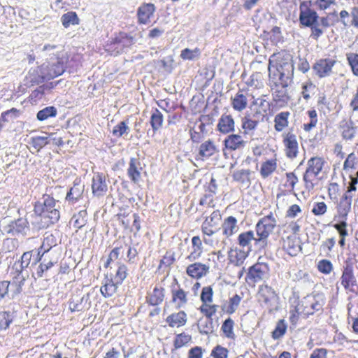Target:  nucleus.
<instances>
[{
    "label": "nucleus",
    "mask_w": 358,
    "mask_h": 358,
    "mask_svg": "<svg viewBox=\"0 0 358 358\" xmlns=\"http://www.w3.org/2000/svg\"><path fill=\"white\" fill-rule=\"evenodd\" d=\"M118 285L113 279H107L100 289L101 293L105 298L110 297L117 292Z\"/></svg>",
    "instance_id": "58836bf2"
},
{
    "label": "nucleus",
    "mask_w": 358,
    "mask_h": 358,
    "mask_svg": "<svg viewBox=\"0 0 358 358\" xmlns=\"http://www.w3.org/2000/svg\"><path fill=\"white\" fill-rule=\"evenodd\" d=\"M241 301V297L235 294L233 297H231L229 302L223 306V310L225 311L228 314L234 313L236 309L238 308Z\"/></svg>",
    "instance_id": "a18cd8bd"
},
{
    "label": "nucleus",
    "mask_w": 358,
    "mask_h": 358,
    "mask_svg": "<svg viewBox=\"0 0 358 358\" xmlns=\"http://www.w3.org/2000/svg\"><path fill=\"white\" fill-rule=\"evenodd\" d=\"M283 247L291 256L296 255L301 250V245L295 236H288L284 241Z\"/></svg>",
    "instance_id": "f704fd0d"
},
{
    "label": "nucleus",
    "mask_w": 358,
    "mask_h": 358,
    "mask_svg": "<svg viewBox=\"0 0 358 358\" xmlns=\"http://www.w3.org/2000/svg\"><path fill=\"white\" fill-rule=\"evenodd\" d=\"M19 114V110L13 108L1 113L0 121L8 122L18 117Z\"/></svg>",
    "instance_id": "052dcab7"
},
{
    "label": "nucleus",
    "mask_w": 358,
    "mask_h": 358,
    "mask_svg": "<svg viewBox=\"0 0 358 358\" xmlns=\"http://www.w3.org/2000/svg\"><path fill=\"white\" fill-rule=\"evenodd\" d=\"M317 268L320 272L328 274L331 273L333 267L330 261L323 259L319 262Z\"/></svg>",
    "instance_id": "338daca9"
},
{
    "label": "nucleus",
    "mask_w": 358,
    "mask_h": 358,
    "mask_svg": "<svg viewBox=\"0 0 358 358\" xmlns=\"http://www.w3.org/2000/svg\"><path fill=\"white\" fill-rule=\"evenodd\" d=\"M274 83L277 89L273 92V99L275 103L283 104L287 102L289 96L286 87L282 81L271 80Z\"/></svg>",
    "instance_id": "412c9836"
},
{
    "label": "nucleus",
    "mask_w": 358,
    "mask_h": 358,
    "mask_svg": "<svg viewBox=\"0 0 358 358\" xmlns=\"http://www.w3.org/2000/svg\"><path fill=\"white\" fill-rule=\"evenodd\" d=\"M283 143L287 157L290 159L295 158L299 152L296 136L292 133H287L283 138Z\"/></svg>",
    "instance_id": "4468645a"
},
{
    "label": "nucleus",
    "mask_w": 358,
    "mask_h": 358,
    "mask_svg": "<svg viewBox=\"0 0 358 358\" xmlns=\"http://www.w3.org/2000/svg\"><path fill=\"white\" fill-rule=\"evenodd\" d=\"M255 236L253 231H247L241 233L238 236V243L242 249L250 252L252 250V247L255 249Z\"/></svg>",
    "instance_id": "6ab92c4d"
},
{
    "label": "nucleus",
    "mask_w": 358,
    "mask_h": 358,
    "mask_svg": "<svg viewBox=\"0 0 358 358\" xmlns=\"http://www.w3.org/2000/svg\"><path fill=\"white\" fill-rule=\"evenodd\" d=\"M203 252L202 241L199 236H193L192 238V251L186 257V260L193 262L200 258Z\"/></svg>",
    "instance_id": "5701e85b"
},
{
    "label": "nucleus",
    "mask_w": 358,
    "mask_h": 358,
    "mask_svg": "<svg viewBox=\"0 0 358 358\" xmlns=\"http://www.w3.org/2000/svg\"><path fill=\"white\" fill-rule=\"evenodd\" d=\"M187 315L184 311H179L177 313L171 314L166 318V322L171 327H179L185 324Z\"/></svg>",
    "instance_id": "72a5a7b5"
},
{
    "label": "nucleus",
    "mask_w": 358,
    "mask_h": 358,
    "mask_svg": "<svg viewBox=\"0 0 358 358\" xmlns=\"http://www.w3.org/2000/svg\"><path fill=\"white\" fill-rule=\"evenodd\" d=\"M234 322L232 319H227L222 325V330L226 337L229 338H234L235 334L234 333Z\"/></svg>",
    "instance_id": "4d7b16f0"
},
{
    "label": "nucleus",
    "mask_w": 358,
    "mask_h": 358,
    "mask_svg": "<svg viewBox=\"0 0 358 358\" xmlns=\"http://www.w3.org/2000/svg\"><path fill=\"white\" fill-rule=\"evenodd\" d=\"M342 136L346 140H352L356 133V128L352 122L343 121L341 124Z\"/></svg>",
    "instance_id": "a19ab883"
},
{
    "label": "nucleus",
    "mask_w": 358,
    "mask_h": 358,
    "mask_svg": "<svg viewBox=\"0 0 358 358\" xmlns=\"http://www.w3.org/2000/svg\"><path fill=\"white\" fill-rule=\"evenodd\" d=\"M257 297L261 306L269 311L277 309L279 297L271 287L267 285L259 286Z\"/></svg>",
    "instance_id": "20e7f679"
},
{
    "label": "nucleus",
    "mask_w": 358,
    "mask_h": 358,
    "mask_svg": "<svg viewBox=\"0 0 358 358\" xmlns=\"http://www.w3.org/2000/svg\"><path fill=\"white\" fill-rule=\"evenodd\" d=\"M92 193L96 196H102L108 191V185L106 181V177L103 173H95L92 178Z\"/></svg>",
    "instance_id": "f8f14e48"
},
{
    "label": "nucleus",
    "mask_w": 358,
    "mask_h": 358,
    "mask_svg": "<svg viewBox=\"0 0 358 358\" xmlns=\"http://www.w3.org/2000/svg\"><path fill=\"white\" fill-rule=\"evenodd\" d=\"M58 201L48 194H44L34 205V213L43 220L39 228H45L57 222L60 217Z\"/></svg>",
    "instance_id": "f03ea898"
},
{
    "label": "nucleus",
    "mask_w": 358,
    "mask_h": 358,
    "mask_svg": "<svg viewBox=\"0 0 358 358\" xmlns=\"http://www.w3.org/2000/svg\"><path fill=\"white\" fill-rule=\"evenodd\" d=\"M277 224V221L272 213L261 218L255 226V250H264L268 244V238Z\"/></svg>",
    "instance_id": "7ed1b4c3"
},
{
    "label": "nucleus",
    "mask_w": 358,
    "mask_h": 358,
    "mask_svg": "<svg viewBox=\"0 0 358 358\" xmlns=\"http://www.w3.org/2000/svg\"><path fill=\"white\" fill-rule=\"evenodd\" d=\"M209 266L201 262L189 264L186 268V273L192 278L200 279L209 272Z\"/></svg>",
    "instance_id": "aec40b11"
},
{
    "label": "nucleus",
    "mask_w": 358,
    "mask_h": 358,
    "mask_svg": "<svg viewBox=\"0 0 358 358\" xmlns=\"http://www.w3.org/2000/svg\"><path fill=\"white\" fill-rule=\"evenodd\" d=\"M316 90L317 87L312 82L308 81L303 83L301 92L303 98L308 101L312 95L315 94Z\"/></svg>",
    "instance_id": "3c124183"
},
{
    "label": "nucleus",
    "mask_w": 358,
    "mask_h": 358,
    "mask_svg": "<svg viewBox=\"0 0 358 358\" xmlns=\"http://www.w3.org/2000/svg\"><path fill=\"white\" fill-rule=\"evenodd\" d=\"M268 268L266 264L257 263L249 268L246 280L248 283H255L267 278Z\"/></svg>",
    "instance_id": "9d476101"
},
{
    "label": "nucleus",
    "mask_w": 358,
    "mask_h": 358,
    "mask_svg": "<svg viewBox=\"0 0 358 358\" xmlns=\"http://www.w3.org/2000/svg\"><path fill=\"white\" fill-rule=\"evenodd\" d=\"M224 144L227 149L236 150L244 148L246 141L238 134H231L225 138Z\"/></svg>",
    "instance_id": "cd10ccee"
},
{
    "label": "nucleus",
    "mask_w": 358,
    "mask_h": 358,
    "mask_svg": "<svg viewBox=\"0 0 358 358\" xmlns=\"http://www.w3.org/2000/svg\"><path fill=\"white\" fill-rule=\"evenodd\" d=\"M155 10V6L152 3H144L141 5L137 10L138 23L142 24L149 23Z\"/></svg>",
    "instance_id": "dca6fc26"
},
{
    "label": "nucleus",
    "mask_w": 358,
    "mask_h": 358,
    "mask_svg": "<svg viewBox=\"0 0 358 358\" xmlns=\"http://www.w3.org/2000/svg\"><path fill=\"white\" fill-rule=\"evenodd\" d=\"M346 58L352 73L358 76V54L354 52L347 53Z\"/></svg>",
    "instance_id": "5fc2aeb1"
},
{
    "label": "nucleus",
    "mask_w": 358,
    "mask_h": 358,
    "mask_svg": "<svg viewBox=\"0 0 358 358\" xmlns=\"http://www.w3.org/2000/svg\"><path fill=\"white\" fill-rule=\"evenodd\" d=\"M164 298V289L155 287L153 291L147 297V301L152 306L160 304Z\"/></svg>",
    "instance_id": "4c0bfd02"
},
{
    "label": "nucleus",
    "mask_w": 358,
    "mask_h": 358,
    "mask_svg": "<svg viewBox=\"0 0 358 358\" xmlns=\"http://www.w3.org/2000/svg\"><path fill=\"white\" fill-rule=\"evenodd\" d=\"M287 324L284 320H280L278 322L276 327L272 332V337L274 339L281 338L286 332Z\"/></svg>",
    "instance_id": "bf43d9fd"
},
{
    "label": "nucleus",
    "mask_w": 358,
    "mask_h": 358,
    "mask_svg": "<svg viewBox=\"0 0 358 358\" xmlns=\"http://www.w3.org/2000/svg\"><path fill=\"white\" fill-rule=\"evenodd\" d=\"M201 55L200 49L196 48L194 50L185 48L181 51L180 57L183 60H194L199 57Z\"/></svg>",
    "instance_id": "864d4df0"
},
{
    "label": "nucleus",
    "mask_w": 358,
    "mask_h": 358,
    "mask_svg": "<svg viewBox=\"0 0 358 358\" xmlns=\"http://www.w3.org/2000/svg\"><path fill=\"white\" fill-rule=\"evenodd\" d=\"M303 305V310L307 314H313L315 311H319L322 309L325 303V298L323 294L317 293L314 295H309L304 298Z\"/></svg>",
    "instance_id": "1a4fd4ad"
},
{
    "label": "nucleus",
    "mask_w": 358,
    "mask_h": 358,
    "mask_svg": "<svg viewBox=\"0 0 358 358\" xmlns=\"http://www.w3.org/2000/svg\"><path fill=\"white\" fill-rule=\"evenodd\" d=\"M127 276V267L121 262L117 263V268L115 273L111 277V279L116 282V284L121 285Z\"/></svg>",
    "instance_id": "79ce46f5"
},
{
    "label": "nucleus",
    "mask_w": 358,
    "mask_h": 358,
    "mask_svg": "<svg viewBox=\"0 0 358 358\" xmlns=\"http://www.w3.org/2000/svg\"><path fill=\"white\" fill-rule=\"evenodd\" d=\"M56 239L52 234H48L45 237H44L42 245L39 249L38 255L42 252V256L44 255L45 253L48 252L53 246H55Z\"/></svg>",
    "instance_id": "49530a36"
},
{
    "label": "nucleus",
    "mask_w": 358,
    "mask_h": 358,
    "mask_svg": "<svg viewBox=\"0 0 358 358\" xmlns=\"http://www.w3.org/2000/svg\"><path fill=\"white\" fill-rule=\"evenodd\" d=\"M329 26V20L327 17H322L320 20H317L315 25L313 27V32L310 36L317 40L323 34L324 30Z\"/></svg>",
    "instance_id": "2f4dec72"
},
{
    "label": "nucleus",
    "mask_w": 358,
    "mask_h": 358,
    "mask_svg": "<svg viewBox=\"0 0 358 358\" xmlns=\"http://www.w3.org/2000/svg\"><path fill=\"white\" fill-rule=\"evenodd\" d=\"M213 294V289L210 286L203 287L201 294V300L203 303L212 302Z\"/></svg>",
    "instance_id": "0e129e2a"
},
{
    "label": "nucleus",
    "mask_w": 358,
    "mask_h": 358,
    "mask_svg": "<svg viewBox=\"0 0 358 358\" xmlns=\"http://www.w3.org/2000/svg\"><path fill=\"white\" fill-rule=\"evenodd\" d=\"M84 187L75 183L67 193L66 200L74 203L82 197Z\"/></svg>",
    "instance_id": "e433bc0d"
},
{
    "label": "nucleus",
    "mask_w": 358,
    "mask_h": 358,
    "mask_svg": "<svg viewBox=\"0 0 358 358\" xmlns=\"http://www.w3.org/2000/svg\"><path fill=\"white\" fill-rule=\"evenodd\" d=\"M220 219L218 212L214 211L210 216L207 217L201 225V230L204 235L212 236L215 233L213 227L217 224V220Z\"/></svg>",
    "instance_id": "b1692460"
},
{
    "label": "nucleus",
    "mask_w": 358,
    "mask_h": 358,
    "mask_svg": "<svg viewBox=\"0 0 358 358\" xmlns=\"http://www.w3.org/2000/svg\"><path fill=\"white\" fill-rule=\"evenodd\" d=\"M174 282L178 286L173 285L171 287L172 302L177 308H181L187 303V292H185L180 285H178V281L176 278L174 279Z\"/></svg>",
    "instance_id": "2eb2a0df"
},
{
    "label": "nucleus",
    "mask_w": 358,
    "mask_h": 358,
    "mask_svg": "<svg viewBox=\"0 0 358 358\" xmlns=\"http://www.w3.org/2000/svg\"><path fill=\"white\" fill-rule=\"evenodd\" d=\"M31 257L32 255L31 252H26L23 253L21 257V260L15 264L17 273L20 272V273H22V271L28 267L30 264Z\"/></svg>",
    "instance_id": "8fccbe9b"
},
{
    "label": "nucleus",
    "mask_w": 358,
    "mask_h": 358,
    "mask_svg": "<svg viewBox=\"0 0 358 358\" xmlns=\"http://www.w3.org/2000/svg\"><path fill=\"white\" fill-rule=\"evenodd\" d=\"M253 100L251 102L250 108L253 110L252 114L255 117H259L264 120L267 111L270 108L269 102L267 101L266 96L262 95L259 97H252Z\"/></svg>",
    "instance_id": "9b49d317"
},
{
    "label": "nucleus",
    "mask_w": 358,
    "mask_h": 358,
    "mask_svg": "<svg viewBox=\"0 0 358 358\" xmlns=\"http://www.w3.org/2000/svg\"><path fill=\"white\" fill-rule=\"evenodd\" d=\"M13 320V315L10 312H0V330L6 329Z\"/></svg>",
    "instance_id": "13d9d810"
},
{
    "label": "nucleus",
    "mask_w": 358,
    "mask_h": 358,
    "mask_svg": "<svg viewBox=\"0 0 358 358\" xmlns=\"http://www.w3.org/2000/svg\"><path fill=\"white\" fill-rule=\"evenodd\" d=\"M130 129L127 124L124 121L119 122L113 129V135L116 137H122L127 135Z\"/></svg>",
    "instance_id": "6e6d98bb"
},
{
    "label": "nucleus",
    "mask_w": 358,
    "mask_h": 358,
    "mask_svg": "<svg viewBox=\"0 0 358 358\" xmlns=\"http://www.w3.org/2000/svg\"><path fill=\"white\" fill-rule=\"evenodd\" d=\"M24 281L25 278L22 273H20V272H19L13 278V280L10 282L9 291L11 298H14L22 292Z\"/></svg>",
    "instance_id": "c756f323"
},
{
    "label": "nucleus",
    "mask_w": 358,
    "mask_h": 358,
    "mask_svg": "<svg viewBox=\"0 0 358 358\" xmlns=\"http://www.w3.org/2000/svg\"><path fill=\"white\" fill-rule=\"evenodd\" d=\"M57 114V110L54 106H48L39 110L37 113V119L40 121H44L49 117H55Z\"/></svg>",
    "instance_id": "09e8293b"
},
{
    "label": "nucleus",
    "mask_w": 358,
    "mask_h": 358,
    "mask_svg": "<svg viewBox=\"0 0 358 358\" xmlns=\"http://www.w3.org/2000/svg\"><path fill=\"white\" fill-rule=\"evenodd\" d=\"M234 120L229 115H222L217 125V129L222 134H228L234 130Z\"/></svg>",
    "instance_id": "bb28decb"
},
{
    "label": "nucleus",
    "mask_w": 358,
    "mask_h": 358,
    "mask_svg": "<svg viewBox=\"0 0 358 358\" xmlns=\"http://www.w3.org/2000/svg\"><path fill=\"white\" fill-rule=\"evenodd\" d=\"M66 61V57L62 55L47 64H43L41 67L43 78L51 80L62 75L64 72V64Z\"/></svg>",
    "instance_id": "423d86ee"
},
{
    "label": "nucleus",
    "mask_w": 358,
    "mask_h": 358,
    "mask_svg": "<svg viewBox=\"0 0 358 358\" xmlns=\"http://www.w3.org/2000/svg\"><path fill=\"white\" fill-rule=\"evenodd\" d=\"M250 252L243 249L231 250L229 252V258L231 263L241 266L244 262Z\"/></svg>",
    "instance_id": "473e14b6"
},
{
    "label": "nucleus",
    "mask_w": 358,
    "mask_h": 358,
    "mask_svg": "<svg viewBox=\"0 0 358 358\" xmlns=\"http://www.w3.org/2000/svg\"><path fill=\"white\" fill-rule=\"evenodd\" d=\"M90 295L87 294L80 299H73L69 303V308L72 312L82 311L90 307Z\"/></svg>",
    "instance_id": "7c9ffc66"
},
{
    "label": "nucleus",
    "mask_w": 358,
    "mask_h": 358,
    "mask_svg": "<svg viewBox=\"0 0 358 358\" xmlns=\"http://www.w3.org/2000/svg\"><path fill=\"white\" fill-rule=\"evenodd\" d=\"M217 152V148L211 141L203 143L199 148V156L202 159L208 158Z\"/></svg>",
    "instance_id": "c9c22d12"
},
{
    "label": "nucleus",
    "mask_w": 358,
    "mask_h": 358,
    "mask_svg": "<svg viewBox=\"0 0 358 358\" xmlns=\"http://www.w3.org/2000/svg\"><path fill=\"white\" fill-rule=\"evenodd\" d=\"M347 226V220H340L338 223L334 224V227L338 231L341 238H345L348 236V232L346 229Z\"/></svg>",
    "instance_id": "69168bd1"
},
{
    "label": "nucleus",
    "mask_w": 358,
    "mask_h": 358,
    "mask_svg": "<svg viewBox=\"0 0 358 358\" xmlns=\"http://www.w3.org/2000/svg\"><path fill=\"white\" fill-rule=\"evenodd\" d=\"M299 22L304 27H310L311 33L313 27L315 25L319 16L316 11L308 7L306 3H301L300 7Z\"/></svg>",
    "instance_id": "6e6552de"
},
{
    "label": "nucleus",
    "mask_w": 358,
    "mask_h": 358,
    "mask_svg": "<svg viewBox=\"0 0 358 358\" xmlns=\"http://www.w3.org/2000/svg\"><path fill=\"white\" fill-rule=\"evenodd\" d=\"M163 123V115L162 113L157 108L153 109L152 110V114L150 117V124L153 131L158 130L162 126Z\"/></svg>",
    "instance_id": "c03bdc74"
},
{
    "label": "nucleus",
    "mask_w": 358,
    "mask_h": 358,
    "mask_svg": "<svg viewBox=\"0 0 358 358\" xmlns=\"http://www.w3.org/2000/svg\"><path fill=\"white\" fill-rule=\"evenodd\" d=\"M277 167L276 159H268L262 164L261 167V174L264 178L270 176Z\"/></svg>",
    "instance_id": "de8ad7c7"
},
{
    "label": "nucleus",
    "mask_w": 358,
    "mask_h": 358,
    "mask_svg": "<svg viewBox=\"0 0 358 358\" xmlns=\"http://www.w3.org/2000/svg\"><path fill=\"white\" fill-rule=\"evenodd\" d=\"M352 196L344 194L337 206V215L339 220H347L348 213L351 210Z\"/></svg>",
    "instance_id": "f3484780"
},
{
    "label": "nucleus",
    "mask_w": 358,
    "mask_h": 358,
    "mask_svg": "<svg viewBox=\"0 0 358 358\" xmlns=\"http://www.w3.org/2000/svg\"><path fill=\"white\" fill-rule=\"evenodd\" d=\"M290 113L287 111L278 113L274 119L275 129L278 131H282L288 126V117Z\"/></svg>",
    "instance_id": "ea45409f"
},
{
    "label": "nucleus",
    "mask_w": 358,
    "mask_h": 358,
    "mask_svg": "<svg viewBox=\"0 0 358 358\" xmlns=\"http://www.w3.org/2000/svg\"><path fill=\"white\" fill-rule=\"evenodd\" d=\"M323 164L324 161L320 157H312L308 161V167L303 178L308 191L314 188V180L322 171Z\"/></svg>",
    "instance_id": "39448f33"
},
{
    "label": "nucleus",
    "mask_w": 358,
    "mask_h": 358,
    "mask_svg": "<svg viewBox=\"0 0 358 358\" xmlns=\"http://www.w3.org/2000/svg\"><path fill=\"white\" fill-rule=\"evenodd\" d=\"M62 25L68 28L70 25H77L80 20L76 12L70 11L64 14L61 17Z\"/></svg>",
    "instance_id": "37998d69"
},
{
    "label": "nucleus",
    "mask_w": 358,
    "mask_h": 358,
    "mask_svg": "<svg viewBox=\"0 0 358 358\" xmlns=\"http://www.w3.org/2000/svg\"><path fill=\"white\" fill-rule=\"evenodd\" d=\"M191 341V336L185 334H180L176 336L174 341V346L176 348H180L188 343Z\"/></svg>",
    "instance_id": "e2e57ef3"
},
{
    "label": "nucleus",
    "mask_w": 358,
    "mask_h": 358,
    "mask_svg": "<svg viewBox=\"0 0 358 358\" xmlns=\"http://www.w3.org/2000/svg\"><path fill=\"white\" fill-rule=\"evenodd\" d=\"M142 166L141 162L138 158H131L127 169V174L129 178L134 183H137L141 179V171Z\"/></svg>",
    "instance_id": "4be33fe9"
},
{
    "label": "nucleus",
    "mask_w": 358,
    "mask_h": 358,
    "mask_svg": "<svg viewBox=\"0 0 358 358\" xmlns=\"http://www.w3.org/2000/svg\"><path fill=\"white\" fill-rule=\"evenodd\" d=\"M238 229L237 220L233 216L227 217L222 224V233L227 237H230L233 234H236Z\"/></svg>",
    "instance_id": "c85d7f7f"
},
{
    "label": "nucleus",
    "mask_w": 358,
    "mask_h": 358,
    "mask_svg": "<svg viewBox=\"0 0 358 358\" xmlns=\"http://www.w3.org/2000/svg\"><path fill=\"white\" fill-rule=\"evenodd\" d=\"M335 64L336 61L331 59H320L314 64L313 70L320 78L327 77L331 75Z\"/></svg>",
    "instance_id": "ddd939ff"
},
{
    "label": "nucleus",
    "mask_w": 358,
    "mask_h": 358,
    "mask_svg": "<svg viewBox=\"0 0 358 358\" xmlns=\"http://www.w3.org/2000/svg\"><path fill=\"white\" fill-rule=\"evenodd\" d=\"M341 285L347 290L351 292H355V287H357V282L355 277L353 274L352 267L350 265H347L343 271V274L341 278Z\"/></svg>",
    "instance_id": "a211bd4d"
},
{
    "label": "nucleus",
    "mask_w": 358,
    "mask_h": 358,
    "mask_svg": "<svg viewBox=\"0 0 358 358\" xmlns=\"http://www.w3.org/2000/svg\"><path fill=\"white\" fill-rule=\"evenodd\" d=\"M51 136H52V134L50 135L49 136H37L32 137L31 145L35 149H36L38 151L41 148L45 147L46 145L50 143V138Z\"/></svg>",
    "instance_id": "603ef678"
},
{
    "label": "nucleus",
    "mask_w": 358,
    "mask_h": 358,
    "mask_svg": "<svg viewBox=\"0 0 358 358\" xmlns=\"http://www.w3.org/2000/svg\"><path fill=\"white\" fill-rule=\"evenodd\" d=\"M29 231V222L26 218L20 217L3 227V231L10 236H24Z\"/></svg>",
    "instance_id": "0eeeda50"
},
{
    "label": "nucleus",
    "mask_w": 358,
    "mask_h": 358,
    "mask_svg": "<svg viewBox=\"0 0 358 358\" xmlns=\"http://www.w3.org/2000/svg\"><path fill=\"white\" fill-rule=\"evenodd\" d=\"M248 97L243 91H238L231 98V105L234 110L241 112L247 108Z\"/></svg>",
    "instance_id": "393cba45"
},
{
    "label": "nucleus",
    "mask_w": 358,
    "mask_h": 358,
    "mask_svg": "<svg viewBox=\"0 0 358 358\" xmlns=\"http://www.w3.org/2000/svg\"><path fill=\"white\" fill-rule=\"evenodd\" d=\"M327 206L323 201L316 202L313 204L311 212L316 216H321L327 213Z\"/></svg>",
    "instance_id": "680f3d73"
},
{
    "label": "nucleus",
    "mask_w": 358,
    "mask_h": 358,
    "mask_svg": "<svg viewBox=\"0 0 358 358\" xmlns=\"http://www.w3.org/2000/svg\"><path fill=\"white\" fill-rule=\"evenodd\" d=\"M228 350L221 346H217L212 352L214 358H227Z\"/></svg>",
    "instance_id": "774afa93"
},
{
    "label": "nucleus",
    "mask_w": 358,
    "mask_h": 358,
    "mask_svg": "<svg viewBox=\"0 0 358 358\" xmlns=\"http://www.w3.org/2000/svg\"><path fill=\"white\" fill-rule=\"evenodd\" d=\"M264 120L259 117H255L254 114H248L242 118V128L245 134H248L250 131H254L259 122Z\"/></svg>",
    "instance_id": "a878e982"
},
{
    "label": "nucleus",
    "mask_w": 358,
    "mask_h": 358,
    "mask_svg": "<svg viewBox=\"0 0 358 358\" xmlns=\"http://www.w3.org/2000/svg\"><path fill=\"white\" fill-rule=\"evenodd\" d=\"M268 69L270 80L282 81L284 85H288L294 75L292 57L287 53L273 55L269 59Z\"/></svg>",
    "instance_id": "f257e3e1"
}]
</instances>
